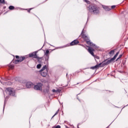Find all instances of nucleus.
<instances>
[{"mask_svg": "<svg viewBox=\"0 0 128 128\" xmlns=\"http://www.w3.org/2000/svg\"><path fill=\"white\" fill-rule=\"evenodd\" d=\"M88 10L92 14H100V8L98 6L94 4H90L88 7Z\"/></svg>", "mask_w": 128, "mask_h": 128, "instance_id": "obj_1", "label": "nucleus"}, {"mask_svg": "<svg viewBox=\"0 0 128 128\" xmlns=\"http://www.w3.org/2000/svg\"><path fill=\"white\" fill-rule=\"evenodd\" d=\"M80 36L81 38L86 42V44H87L90 46H92V48H96V46L90 42V38H88V36L84 34V30H82Z\"/></svg>", "mask_w": 128, "mask_h": 128, "instance_id": "obj_2", "label": "nucleus"}, {"mask_svg": "<svg viewBox=\"0 0 128 128\" xmlns=\"http://www.w3.org/2000/svg\"><path fill=\"white\" fill-rule=\"evenodd\" d=\"M6 92H8L9 96H16V90L12 88H6Z\"/></svg>", "mask_w": 128, "mask_h": 128, "instance_id": "obj_3", "label": "nucleus"}, {"mask_svg": "<svg viewBox=\"0 0 128 128\" xmlns=\"http://www.w3.org/2000/svg\"><path fill=\"white\" fill-rule=\"evenodd\" d=\"M120 54V52H118L114 56L113 58H112L110 60H108L107 61L106 60L105 62H104L102 64V66H106V64H110V62H114V60H116V56H118V54Z\"/></svg>", "mask_w": 128, "mask_h": 128, "instance_id": "obj_4", "label": "nucleus"}, {"mask_svg": "<svg viewBox=\"0 0 128 128\" xmlns=\"http://www.w3.org/2000/svg\"><path fill=\"white\" fill-rule=\"evenodd\" d=\"M87 46V48H88V52H90V54H92V56H94V58H97V60H100V57L98 56L94 55V48L88 46Z\"/></svg>", "mask_w": 128, "mask_h": 128, "instance_id": "obj_5", "label": "nucleus"}, {"mask_svg": "<svg viewBox=\"0 0 128 128\" xmlns=\"http://www.w3.org/2000/svg\"><path fill=\"white\" fill-rule=\"evenodd\" d=\"M41 75L42 76L46 77L48 76V68H46V66H44L43 68L41 69Z\"/></svg>", "mask_w": 128, "mask_h": 128, "instance_id": "obj_6", "label": "nucleus"}, {"mask_svg": "<svg viewBox=\"0 0 128 128\" xmlns=\"http://www.w3.org/2000/svg\"><path fill=\"white\" fill-rule=\"evenodd\" d=\"M26 56H23L19 57V58L18 60H16L14 61V64H17L18 62H22L26 58H27Z\"/></svg>", "mask_w": 128, "mask_h": 128, "instance_id": "obj_7", "label": "nucleus"}, {"mask_svg": "<svg viewBox=\"0 0 128 128\" xmlns=\"http://www.w3.org/2000/svg\"><path fill=\"white\" fill-rule=\"evenodd\" d=\"M80 44V42H78V40H75L72 42L70 44H68L64 46L65 48H66V46H76V44Z\"/></svg>", "mask_w": 128, "mask_h": 128, "instance_id": "obj_8", "label": "nucleus"}, {"mask_svg": "<svg viewBox=\"0 0 128 128\" xmlns=\"http://www.w3.org/2000/svg\"><path fill=\"white\" fill-rule=\"evenodd\" d=\"M42 84L38 83L37 84L34 86V89L36 90H42Z\"/></svg>", "mask_w": 128, "mask_h": 128, "instance_id": "obj_9", "label": "nucleus"}, {"mask_svg": "<svg viewBox=\"0 0 128 128\" xmlns=\"http://www.w3.org/2000/svg\"><path fill=\"white\" fill-rule=\"evenodd\" d=\"M30 58H38V55H36V52H33L32 53L29 54Z\"/></svg>", "mask_w": 128, "mask_h": 128, "instance_id": "obj_10", "label": "nucleus"}, {"mask_svg": "<svg viewBox=\"0 0 128 128\" xmlns=\"http://www.w3.org/2000/svg\"><path fill=\"white\" fill-rule=\"evenodd\" d=\"M102 63H100L98 64H96V66H92L90 68L92 70H96V68H100V66H102Z\"/></svg>", "mask_w": 128, "mask_h": 128, "instance_id": "obj_11", "label": "nucleus"}, {"mask_svg": "<svg viewBox=\"0 0 128 128\" xmlns=\"http://www.w3.org/2000/svg\"><path fill=\"white\" fill-rule=\"evenodd\" d=\"M26 88H30L32 86V83L31 82H28L26 84Z\"/></svg>", "mask_w": 128, "mask_h": 128, "instance_id": "obj_12", "label": "nucleus"}, {"mask_svg": "<svg viewBox=\"0 0 128 128\" xmlns=\"http://www.w3.org/2000/svg\"><path fill=\"white\" fill-rule=\"evenodd\" d=\"M44 56H46V58H48L50 56V50H46V52H44Z\"/></svg>", "mask_w": 128, "mask_h": 128, "instance_id": "obj_13", "label": "nucleus"}, {"mask_svg": "<svg viewBox=\"0 0 128 128\" xmlns=\"http://www.w3.org/2000/svg\"><path fill=\"white\" fill-rule=\"evenodd\" d=\"M109 54H111L112 56H114V50H112L110 52Z\"/></svg>", "mask_w": 128, "mask_h": 128, "instance_id": "obj_14", "label": "nucleus"}, {"mask_svg": "<svg viewBox=\"0 0 128 128\" xmlns=\"http://www.w3.org/2000/svg\"><path fill=\"white\" fill-rule=\"evenodd\" d=\"M36 58L38 60V62H42V57L40 58L38 56Z\"/></svg>", "mask_w": 128, "mask_h": 128, "instance_id": "obj_15", "label": "nucleus"}, {"mask_svg": "<svg viewBox=\"0 0 128 128\" xmlns=\"http://www.w3.org/2000/svg\"><path fill=\"white\" fill-rule=\"evenodd\" d=\"M8 66L11 70H14V66L13 64H10Z\"/></svg>", "mask_w": 128, "mask_h": 128, "instance_id": "obj_16", "label": "nucleus"}, {"mask_svg": "<svg viewBox=\"0 0 128 128\" xmlns=\"http://www.w3.org/2000/svg\"><path fill=\"white\" fill-rule=\"evenodd\" d=\"M9 10H14V6H10Z\"/></svg>", "mask_w": 128, "mask_h": 128, "instance_id": "obj_17", "label": "nucleus"}, {"mask_svg": "<svg viewBox=\"0 0 128 128\" xmlns=\"http://www.w3.org/2000/svg\"><path fill=\"white\" fill-rule=\"evenodd\" d=\"M37 68H42V64H38L36 66Z\"/></svg>", "mask_w": 128, "mask_h": 128, "instance_id": "obj_18", "label": "nucleus"}, {"mask_svg": "<svg viewBox=\"0 0 128 128\" xmlns=\"http://www.w3.org/2000/svg\"><path fill=\"white\" fill-rule=\"evenodd\" d=\"M60 126L58 125L56 126H54L52 128H60Z\"/></svg>", "mask_w": 128, "mask_h": 128, "instance_id": "obj_19", "label": "nucleus"}, {"mask_svg": "<svg viewBox=\"0 0 128 128\" xmlns=\"http://www.w3.org/2000/svg\"><path fill=\"white\" fill-rule=\"evenodd\" d=\"M84 2H86V4H90V2L88 0H84Z\"/></svg>", "mask_w": 128, "mask_h": 128, "instance_id": "obj_20", "label": "nucleus"}, {"mask_svg": "<svg viewBox=\"0 0 128 128\" xmlns=\"http://www.w3.org/2000/svg\"><path fill=\"white\" fill-rule=\"evenodd\" d=\"M122 56V54H120L118 56V58L116 60H118L120 58H121Z\"/></svg>", "mask_w": 128, "mask_h": 128, "instance_id": "obj_21", "label": "nucleus"}, {"mask_svg": "<svg viewBox=\"0 0 128 128\" xmlns=\"http://www.w3.org/2000/svg\"><path fill=\"white\" fill-rule=\"evenodd\" d=\"M6 84H8V86H10V85L12 84V82H6Z\"/></svg>", "mask_w": 128, "mask_h": 128, "instance_id": "obj_22", "label": "nucleus"}, {"mask_svg": "<svg viewBox=\"0 0 128 128\" xmlns=\"http://www.w3.org/2000/svg\"><path fill=\"white\" fill-rule=\"evenodd\" d=\"M60 110H58V111L56 112V114L52 116V118H54V116H56L57 114H58V112Z\"/></svg>", "mask_w": 128, "mask_h": 128, "instance_id": "obj_23", "label": "nucleus"}, {"mask_svg": "<svg viewBox=\"0 0 128 128\" xmlns=\"http://www.w3.org/2000/svg\"><path fill=\"white\" fill-rule=\"evenodd\" d=\"M0 2H1V4H6L4 0H0Z\"/></svg>", "mask_w": 128, "mask_h": 128, "instance_id": "obj_24", "label": "nucleus"}, {"mask_svg": "<svg viewBox=\"0 0 128 128\" xmlns=\"http://www.w3.org/2000/svg\"><path fill=\"white\" fill-rule=\"evenodd\" d=\"M105 9L106 10H110V8H108V6H106Z\"/></svg>", "mask_w": 128, "mask_h": 128, "instance_id": "obj_25", "label": "nucleus"}, {"mask_svg": "<svg viewBox=\"0 0 128 128\" xmlns=\"http://www.w3.org/2000/svg\"><path fill=\"white\" fill-rule=\"evenodd\" d=\"M116 8V6H111V8H112V10L114 9V8Z\"/></svg>", "mask_w": 128, "mask_h": 128, "instance_id": "obj_26", "label": "nucleus"}, {"mask_svg": "<svg viewBox=\"0 0 128 128\" xmlns=\"http://www.w3.org/2000/svg\"><path fill=\"white\" fill-rule=\"evenodd\" d=\"M32 10V8H30V9H28V12H30V10Z\"/></svg>", "mask_w": 128, "mask_h": 128, "instance_id": "obj_27", "label": "nucleus"}, {"mask_svg": "<svg viewBox=\"0 0 128 128\" xmlns=\"http://www.w3.org/2000/svg\"><path fill=\"white\" fill-rule=\"evenodd\" d=\"M19 58H20V56H16V58H17L18 60Z\"/></svg>", "mask_w": 128, "mask_h": 128, "instance_id": "obj_28", "label": "nucleus"}, {"mask_svg": "<svg viewBox=\"0 0 128 128\" xmlns=\"http://www.w3.org/2000/svg\"><path fill=\"white\" fill-rule=\"evenodd\" d=\"M52 92H56V90H52Z\"/></svg>", "mask_w": 128, "mask_h": 128, "instance_id": "obj_29", "label": "nucleus"}, {"mask_svg": "<svg viewBox=\"0 0 128 128\" xmlns=\"http://www.w3.org/2000/svg\"><path fill=\"white\" fill-rule=\"evenodd\" d=\"M3 80H6V78H3Z\"/></svg>", "mask_w": 128, "mask_h": 128, "instance_id": "obj_30", "label": "nucleus"}, {"mask_svg": "<svg viewBox=\"0 0 128 128\" xmlns=\"http://www.w3.org/2000/svg\"><path fill=\"white\" fill-rule=\"evenodd\" d=\"M80 83H77L76 84H78Z\"/></svg>", "mask_w": 128, "mask_h": 128, "instance_id": "obj_31", "label": "nucleus"}]
</instances>
